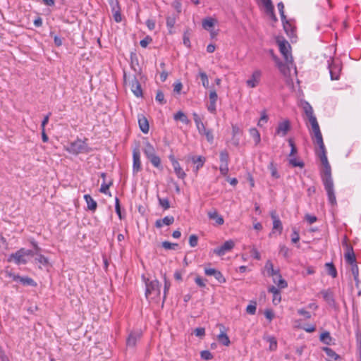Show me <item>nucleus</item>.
<instances>
[{
    "label": "nucleus",
    "instance_id": "1",
    "mask_svg": "<svg viewBox=\"0 0 361 361\" xmlns=\"http://www.w3.org/2000/svg\"><path fill=\"white\" fill-rule=\"evenodd\" d=\"M302 109L312 127L311 137L312 142L317 146L315 148V153L319 158L322 164V169L320 171V176L324 189L326 192L328 201L331 206H336L337 204V202L331 176V168L327 159L326 149L324 143L319 123L317 118L314 115L312 106L307 102L302 103Z\"/></svg>",
    "mask_w": 361,
    "mask_h": 361
},
{
    "label": "nucleus",
    "instance_id": "2",
    "mask_svg": "<svg viewBox=\"0 0 361 361\" xmlns=\"http://www.w3.org/2000/svg\"><path fill=\"white\" fill-rule=\"evenodd\" d=\"M66 150L73 154H86L90 152V148L85 140L77 139L71 142Z\"/></svg>",
    "mask_w": 361,
    "mask_h": 361
},
{
    "label": "nucleus",
    "instance_id": "3",
    "mask_svg": "<svg viewBox=\"0 0 361 361\" xmlns=\"http://www.w3.org/2000/svg\"><path fill=\"white\" fill-rule=\"evenodd\" d=\"M279 47V51L281 54L283 55L285 61L287 63H293V57L290 54V45L286 40H278L277 41Z\"/></svg>",
    "mask_w": 361,
    "mask_h": 361
},
{
    "label": "nucleus",
    "instance_id": "4",
    "mask_svg": "<svg viewBox=\"0 0 361 361\" xmlns=\"http://www.w3.org/2000/svg\"><path fill=\"white\" fill-rule=\"evenodd\" d=\"M160 283L157 280H153L150 282L146 283L145 295L147 298L152 296L153 298L157 297L160 295Z\"/></svg>",
    "mask_w": 361,
    "mask_h": 361
},
{
    "label": "nucleus",
    "instance_id": "5",
    "mask_svg": "<svg viewBox=\"0 0 361 361\" xmlns=\"http://www.w3.org/2000/svg\"><path fill=\"white\" fill-rule=\"evenodd\" d=\"M328 68L329 70L331 79L337 80L340 78L341 66L339 62L335 61L333 59L328 61Z\"/></svg>",
    "mask_w": 361,
    "mask_h": 361
},
{
    "label": "nucleus",
    "instance_id": "6",
    "mask_svg": "<svg viewBox=\"0 0 361 361\" xmlns=\"http://www.w3.org/2000/svg\"><path fill=\"white\" fill-rule=\"evenodd\" d=\"M24 248H20L14 253L9 255L8 262H13L17 265L25 264L27 262V258L25 256Z\"/></svg>",
    "mask_w": 361,
    "mask_h": 361
},
{
    "label": "nucleus",
    "instance_id": "7",
    "mask_svg": "<svg viewBox=\"0 0 361 361\" xmlns=\"http://www.w3.org/2000/svg\"><path fill=\"white\" fill-rule=\"evenodd\" d=\"M235 246V243L232 240L226 241L221 246L214 250V253L218 256L224 255L227 252L231 250Z\"/></svg>",
    "mask_w": 361,
    "mask_h": 361
},
{
    "label": "nucleus",
    "instance_id": "8",
    "mask_svg": "<svg viewBox=\"0 0 361 361\" xmlns=\"http://www.w3.org/2000/svg\"><path fill=\"white\" fill-rule=\"evenodd\" d=\"M128 85L136 97H142L143 95L141 85L135 76L129 81Z\"/></svg>",
    "mask_w": 361,
    "mask_h": 361
},
{
    "label": "nucleus",
    "instance_id": "9",
    "mask_svg": "<svg viewBox=\"0 0 361 361\" xmlns=\"http://www.w3.org/2000/svg\"><path fill=\"white\" fill-rule=\"evenodd\" d=\"M133 174H137L139 171H141V161H140V152L139 149L136 148L133 149Z\"/></svg>",
    "mask_w": 361,
    "mask_h": 361
},
{
    "label": "nucleus",
    "instance_id": "10",
    "mask_svg": "<svg viewBox=\"0 0 361 361\" xmlns=\"http://www.w3.org/2000/svg\"><path fill=\"white\" fill-rule=\"evenodd\" d=\"M204 274L207 276H213L220 283H224L226 282L225 277L223 276L222 273L217 269L213 268H205Z\"/></svg>",
    "mask_w": 361,
    "mask_h": 361
},
{
    "label": "nucleus",
    "instance_id": "11",
    "mask_svg": "<svg viewBox=\"0 0 361 361\" xmlns=\"http://www.w3.org/2000/svg\"><path fill=\"white\" fill-rule=\"evenodd\" d=\"M262 76V71L260 70H255L250 79L246 81L247 85L249 87L253 88L258 85Z\"/></svg>",
    "mask_w": 361,
    "mask_h": 361
},
{
    "label": "nucleus",
    "instance_id": "12",
    "mask_svg": "<svg viewBox=\"0 0 361 361\" xmlns=\"http://www.w3.org/2000/svg\"><path fill=\"white\" fill-rule=\"evenodd\" d=\"M218 326H219L221 331L217 336L218 341L225 346H228L231 343V341L228 336L226 334L225 326L221 324H218Z\"/></svg>",
    "mask_w": 361,
    "mask_h": 361
},
{
    "label": "nucleus",
    "instance_id": "13",
    "mask_svg": "<svg viewBox=\"0 0 361 361\" xmlns=\"http://www.w3.org/2000/svg\"><path fill=\"white\" fill-rule=\"evenodd\" d=\"M265 8L266 13L270 16L274 21H277V18L274 14V7L271 0H261Z\"/></svg>",
    "mask_w": 361,
    "mask_h": 361
},
{
    "label": "nucleus",
    "instance_id": "14",
    "mask_svg": "<svg viewBox=\"0 0 361 361\" xmlns=\"http://www.w3.org/2000/svg\"><path fill=\"white\" fill-rule=\"evenodd\" d=\"M290 122H289V121L286 120V121H284L279 123L278 127L276 130V133L282 137H284L285 135H286V134L290 130Z\"/></svg>",
    "mask_w": 361,
    "mask_h": 361
},
{
    "label": "nucleus",
    "instance_id": "15",
    "mask_svg": "<svg viewBox=\"0 0 361 361\" xmlns=\"http://www.w3.org/2000/svg\"><path fill=\"white\" fill-rule=\"evenodd\" d=\"M218 99V95L216 90H211L209 92V104L207 106V109L210 113H216V102Z\"/></svg>",
    "mask_w": 361,
    "mask_h": 361
},
{
    "label": "nucleus",
    "instance_id": "16",
    "mask_svg": "<svg viewBox=\"0 0 361 361\" xmlns=\"http://www.w3.org/2000/svg\"><path fill=\"white\" fill-rule=\"evenodd\" d=\"M347 251L345 253V259L347 263L351 264H356V257L351 245H346Z\"/></svg>",
    "mask_w": 361,
    "mask_h": 361
},
{
    "label": "nucleus",
    "instance_id": "17",
    "mask_svg": "<svg viewBox=\"0 0 361 361\" xmlns=\"http://www.w3.org/2000/svg\"><path fill=\"white\" fill-rule=\"evenodd\" d=\"M189 159L195 164L194 172L197 174L199 169L204 166L206 159L202 156H192Z\"/></svg>",
    "mask_w": 361,
    "mask_h": 361
},
{
    "label": "nucleus",
    "instance_id": "18",
    "mask_svg": "<svg viewBox=\"0 0 361 361\" xmlns=\"http://www.w3.org/2000/svg\"><path fill=\"white\" fill-rule=\"evenodd\" d=\"M142 334L140 332H132L129 334L126 344L128 347H135L137 341L141 338Z\"/></svg>",
    "mask_w": 361,
    "mask_h": 361
},
{
    "label": "nucleus",
    "instance_id": "19",
    "mask_svg": "<svg viewBox=\"0 0 361 361\" xmlns=\"http://www.w3.org/2000/svg\"><path fill=\"white\" fill-rule=\"evenodd\" d=\"M320 294L322 295L324 300L331 306H334L335 304V300L334 298L333 292L328 290H323L320 292Z\"/></svg>",
    "mask_w": 361,
    "mask_h": 361
},
{
    "label": "nucleus",
    "instance_id": "20",
    "mask_svg": "<svg viewBox=\"0 0 361 361\" xmlns=\"http://www.w3.org/2000/svg\"><path fill=\"white\" fill-rule=\"evenodd\" d=\"M174 222V217L172 216H167L163 219H157L155 222L157 228H161L164 225L169 226Z\"/></svg>",
    "mask_w": 361,
    "mask_h": 361
},
{
    "label": "nucleus",
    "instance_id": "21",
    "mask_svg": "<svg viewBox=\"0 0 361 361\" xmlns=\"http://www.w3.org/2000/svg\"><path fill=\"white\" fill-rule=\"evenodd\" d=\"M271 219H273V230L278 231L279 232V234H281L283 230V226L281 220L276 214V212H271Z\"/></svg>",
    "mask_w": 361,
    "mask_h": 361
},
{
    "label": "nucleus",
    "instance_id": "22",
    "mask_svg": "<svg viewBox=\"0 0 361 361\" xmlns=\"http://www.w3.org/2000/svg\"><path fill=\"white\" fill-rule=\"evenodd\" d=\"M84 199L87 203V209L94 212L97 207V202L89 194L85 195Z\"/></svg>",
    "mask_w": 361,
    "mask_h": 361
},
{
    "label": "nucleus",
    "instance_id": "23",
    "mask_svg": "<svg viewBox=\"0 0 361 361\" xmlns=\"http://www.w3.org/2000/svg\"><path fill=\"white\" fill-rule=\"evenodd\" d=\"M285 32L289 37H293L295 35V27L286 18V20H281Z\"/></svg>",
    "mask_w": 361,
    "mask_h": 361
},
{
    "label": "nucleus",
    "instance_id": "24",
    "mask_svg": "<svg viewBox=\"0 0 361 361\" xmlns=\"http://www.w3.org/2000/svg\"><path fill=\"white\" fill-rule=\"evenodd\" d=\"M208 216L210 219H213L216 221L218 225H223L224 220L221 216H220L216 209L209 211L208 212Z\"/></svg>",
    "mask_w": 361,
    "mask_h": 361
},
{
    "label": "nucleus",
    "instance_id": "25",
    "mask_svg": "<svg viewBox=\"0 0 361 361\" xmlns=\"http://www.w3.org/2000/svg\"><path fill=\"white\" fill-rule=\"evenodd\" d=\"M193 119L195 123V125L197 126V128L200 134L203 133V131H205L207 129L204 126V124L202 121L201 118L199 116V115L197 113H193Z\"/></svg>",
    "mask_w": 361,
    "mask_h": 361
},
{
    "label": "nucleus",
    "instance_id": "26",
    "mask_svg": "<svg viewBox=\"0 0 361 361\" xmlns=\"http://www.w3.org/2000/svg\"><path fill=\"white\" fill-rule=\"evenodd\" d=\"M33 245L35 248V255H37L35 260L43 265L48 264V263H49L48 259L43 255L39 254L38 252L40 250V248L37 246V244L34 243Z\"/></svg>",
    "mask_w": 361,
    "mask_h": 361
},
{
    "label": "nucleus",
    "instance_id": "27",
    "mask_svg": "<svg viewBox=\"0 0 361 361\" xmlns=\"http://www.w3.org/2000/svg\"><path fill=\"white\" fill-rule=\"evenodd\" d=\"M138 123L141 131L144 133H147L149 132V123L146 117L142 116L138 118Z\"/></svg>",
    "mask_w": 361,
    "mask_h": 361
},
{
    "label": "nucleus",
    "instance_id": "28",
    "mask_svg": "<svg viewBox=\"0 0 361 361\" xmlns=\"http://www.w3.org/2000/svg\"><path fill=\"white\" fill-rule=\"evenodd\" d=\"M172 166H173L174 172H175L176 175L177 176V177L180 179H184L186 176V174H185V171H183V169L181 168L178 161L176 163V162L173 163V164H172Z\"/></svg>",
    "mask_w": 361,
    "mask_h": 361
},
{
    "label": "nucleus",
    "instance_id": "29",
    "mask_svg": "<svg viewBox=\"0 0 361 361\" xmlns=\"http://www.w3.org/2000/svg\"><path fill=\"white\" fill-rule=\"evenodd\" d=\"M143 152L147 158L152 157V155L156 154L154 147L149 142H147L145 143V147L143 149Z\"/></svg>",
    "mask_w": 361,
    "mask_h": 361
},
{
    "label": "nucleus",
    "instance_id": "30",
    "mask_svg": "<svg viewBox=\"0 0 361 361\" xmlns=\"http://www.w3.org/2000/svg\"><path fill=\"white\" fill-rule=\"evenodd\" d=\"M147 159L149 160V161L152 163V164L154 167H156V168H157L159 169H161V170L163 169V167H162L161 164V159L156 154H154L152 157H148Z\"/></svg>",
    "mask_w": 361,
    "mask_h": 361
},
{
    "label": "nucleus",
    "instance_id": "31",
    "mask_svg": "<svg viewBox=\"0 0 361 361\" xmlns=\"http://www.w3.org/2000/svg\"><path fill=\"white\" fill-rule=\"evenodd\" d=\"M113 181L111 180L108 183L105 182V180L103 181L102 184L101 185L99 192L102 193H104L105 195H109L111 196V192L109 191V188L112 185Z\"/></svg>",
    "mask_w": 361,
    "mask_h": 361
},
{
    "label": "nucleus",
    "instance_id": "32",
    "mask_svg": "<svg viewBox=\"0 0 361 361\" xmlns=\"http://www.w3.org/2000/svg\"><path fill=\"white\" fill-rule=\"evenodd\" d=\"M250 135L254 139L255 145H258L261 141V137L259 131L255 128H252L250 129Z\"/></svg>",
    "mask_w": 361,
    "mask_h": 361
},
{
    "label": "nucleus",
    "instance_id": "33",
    "mask_svg": "<svg viewBox=\"0 0 361 361\" xmlns=\"http://www.w3.org/2000/svg\"><path fill=\"white\" fill-rule=\"evenodd\" d=\"M173 118L176 121H180L182 123L185 124H188L190 123V120L188 118L186 115L182 111H178L174 115Z\"/></svg>",
    "mask_w": 361,
    "mask_h": 361
},
{
    "label": "nucleus",
    "instance_id": "34",
    "mask_svg": "<svg viewBox=\"0 0 361 361\" xmlns=\"http://www.w3.org/2000/svg\"><path fill=\"white\" fill-rule=\"evenodd\" d=\"M351 271L355 281L356 286L358 288L359 286V269L357 264H351Z\"/></svg>",
    "mask_w": 361,
    "mask_h": 361
},
{
    "label": "nucleus",
    "instance_id": "35",
    "mask_svg": "<svg viewBox=\"0 0 361 361\" xmlns=\"http://www.w3.org/2000/svg\"><path fill=\"white\" fill-rule=\"evenodd\" d=\"M279 253L283 256L284 258L288 259L291 256L290 250L284 245L279 246Z\"/></svg>",
    "mask_w": 361,
    "mask_h": 361
},
{
    "label": "nucleus",
    "instance_id": "36",
    "mask_svg": "<svg viewBox=\"0 0 361 361\" xmlns=\"http://www.w3.org/2000/svg\"><path fill=\"white\" fill-rule=\"evenodd\" d=\"M323 351H324L327 356L334 359L335 360L340 358V356L331 348L328 347H324L322 348Z\"/></svg>",
    "mask_w": 361,
    "mask_h": 361
},
{
    "label": "nucleus",
    "instance_id": "37",
    "mask_svg": "<svg viewBox=\"0 0 361 361\" xmlns=\"http://www.w3.org/2000/svg\"><path fill=\"white\" fill-rule=\"evenodd\" d=\"M326 267L329 275L331 276L333 278L336 277L337 271L335 266L332 263H326Z\"/></svg>",
    "mask_w": 361,
    "mask_h": 361
},
{
    "label": "nucleus",
    "instance_id": "38",
    "mask_svg": "<svg viewBox=\"0 0 361 361\" xmlns=\"http://www.w3.org/2000/svg\"><path fill=\"white\" fill-rule=\"evenodd\" d=\"M331 340L332 338L328 331H324L320 335V341L326 345H329L331 342Z\"/></svg>",
    "mask_w": 361,
    "mask_h": 361
},
{
    "label": "nucleus",
    "instance_id": "39",
    "mask_svg": "<svg viewBox=\"0 0 361 361\" xmlns=\"http://www.w3.org/2000/svg\"><path fill=\"white\" fill-rule=\"evenodd\" d=\"M273 281L280 288H285L287 287V282L283 279H282L281 275H279L277 279L274 278Z\"/></svg>",
    "mask_w": 361,
    "mask_h": 361
},
{
    "label": "nucleus",
    "instance_id": "40",
    "mask_svg": "<svg viewBox=\"0 0 361 361\" xmlns=\"http://www.w3.org/2000/svg\"><path fill=\"white\" fill-rule=\"evenodd\" d=\"M158 201L160 207H161L164 210H166L170 208V202L168 198H161L158 196Z\"/></svg>",
    "mask_w": 361,
    "mask_h": 361
},
{
    "label": "nucleus",
    "instance_id": "41",
    "mask_svg": "<svg viewBox=\"0 0 361 361\" xmlns=\"http://www.w3.org/2000/svg\"><path fill=\"white\" fill-rule=\"evenodd\" d=\"M214 25V20L212 18L204 19L202 21V27L205 30H209Z\"/></svg>",
    "mask_w": 361,
    "mask_h": 361
},
{
    "label": "nucleus",
    "instance_id": "42",
    "mask_svg": "<svg viewBox=\"0 0 361 361\" xmlns=\"http://www.w3.org/2000/svg\"><path fill=\"white\" fill-rule=\"evenodd\" d=\"M221 164H228L229 155L227 151L224 150L220 152Z\"/></svg>",
    "mask_w": 361,
    "mask_h": 361
},
{
    "label": "nucleus",
    "instance_id": "43",
    "mask_svg": "<svg viewBox=\"0 0 361 361\" xmlns=\"http://www.w3.org/2000/svg\"><path fill=\"white\" fill-rule=\"evenodd\" d=\"M289 164L293 166V167H296V166H298L300 168H303L304 167V162L302 161H299L295 157H290V159H289Z\"/></svg>",
    "mask_w": 361,
    "mask_h": 361
},
{
    "label": "nucleus",
    "instance_id": "44",
    "mask_svg": "<svg viewBox=\"0 0 361 361\" xmlns=\"http://www.w3.org/2000/svg\"><path fill=\"white\" fill-rule=\"evenodd\" d=\"M20 282L22 283L23 285H27V286H35L36 285L34 280L27 276H25V277L21 276Z\"/></svg>",
    "mask_w": 361,
    "mask_h": 361
},
{
    "label": "nucleus",
    "instance_id": "45",
    "mask_svg": "<svg viewBox=\"0 0 361 361\" xmlns=\"http://www.w3.org/2000/svg\"><path fill=\"white\" fill-rule=\"evenodd\" d=\"M200 77L202 80V85L204 88L209 87V80L207 75L204 72H200Z\"/></svg>",
    "mask_w": 361,
    "mask_h": 361
},
{
    "label": "nucleus",
    "instance_id": "46",
    "mask_svg": "<svg viewBox=\"0 0 361 361\" xmlns=\"http://www.w3.org/2000/svg\"><path fill=\"white\" fill-rule=\"evenodd\" d=\"M162 247L166 250H176L178 247V245L177 243L164 241L162 243Z\"/></svg>",
    "mask_w": 361,
    "mask_h": 361
},
{
    "label": "nucleus",
    "instance_id": "47",
    "mask_svg": "<svg viewBox=\"0 0 361 361\" xmlns=\"http://www.w3.org/2000/svg\"><path fill=\"white\" fill-rule=\"evenodd\" d=\"M269 169L271 171V174L273 178H274L276 179L279 178L280 176L278 173L277 169L272 162L270 163V164L269 166Z\"/></svg>",
    "mask_w": 361,
    "mask_h": 361
},
{
    "label": "nucleus",
    "instance_id": "48",
    "mask_svg": "<svg viewBox=\"0 0 361 361\" xmlns=\"http://www.w3.org/2000/svg\"><path fill=\"white\" fill-rule=\"evenodd\" d=\"M115 210H116V212L118 214L119 219H122L123 216H122L121 211L120 201L117 197L115 198Z\"/></svg>",
    "mask_w": 361,
    "mask_h": 361
},
{
    "label": "nucleus",
    "instance_id": "49",
    "mask_svg": "<svg viewBox=\"0 0 361 361\" xmlns=\"http://www.w3.org/2000/svg\"><path fill=\"white\" fill-rule=\"evenodd\" d=\"M156 100L161 104H165L166 102L164 99V94L161 90H158L155 97Z\"/></svg>",
    "mask_w": 361,
    "mask_h": 361
},
{
    "label": "nucleus",
    "instance_id": "50",
    "mask_svg": "<svg viewBox=\"0 0 361 361\" xmlns=\"http://www.w3.org/2000/svg\"><path fill=\"white\" fill-rule=\"evenodd\" d=\"M194 334L196 336L202 338L205 336V329L203 327L196 328L194 330Z\"/></svg>",
    "mask_w": 361,
    "mask_h": 361
},
{
    "label": "nucleus",
    "instance_id": "51",
    "mask_svg": "<svg viewBox=\"0 0 361 361\" xmlns=\"http://www.w3.org/2000/svg\"><path fill=\"white\" fill-rule=\"evenodd\" d=\"M108 2L110 5L111 12L118 8H121L118 0H108Z\"/></svg>",
    "mask_w": 361,
    "mask_h": 361
},
{
    "label": "nucleus",
    "instance_id": "52",
    "mask_svg": "<svg viewBox=\"0 0 361 361\" xmlns=\"http://www.w3.org/2000/svg\"><path fill=\"white\" fill-rule=\"evenodd\" d=\"M200 355L201 358L204 360H209L213 358L212 354L209 350H202Z\"/></svg>",
    "mask_w": 361,
    "mask_h": 361
},
{
    "label": "nucleus",
    "instance_id": "53",
    "mask_svg": "<svg viewBox=\"0 0 361 361\" xmlns=\"http://www.w3.org/2000/svg\"><path fill=\"white\" fill-rule=\"evenodd\" d=\"M256 302H254L253 304H250L247 306L246 312L247 314L253 315L256 312Z\"/></svg>",
    "mask_w": 361,
    "mask_h": 361
},
{
    "label": "nucleus",
    "instance_id": "54",
    "mask_svg": "<svg viewBox=\"0 0 361 361\" xmlns=\"http://www.w3.org/2000/svg\"><path fill=\"white\" fill-rule=\"evenodd\" d=\"M197 243H198V237L195 234L191 235L189 238L190 245L192 247H194L197 246Z\"/></svg>",
    "mask_w": 361,
    "mask_h": 361
},
{
    "label": "nucleus",
    "instance_id": "55",
    "mask_svg": "<svg viewBox=\"0 0 361 361\" xmlns=\"http://www.w3.org/2000/svg\"><path fill=\"white\" fill-rule=\"evenodd\" d=\"M268 341L269 342V349L270 350H275L277 348V342L274 337H269L268 338Z\"/></svg>",
    "mask_w": 361,
    "mask_h": 361
},
{
    "label": "nucleus",
    "instance_id": "56",
    "mask_svg": "<svg viewBox=\"0 0 361 361\" xmlns=\"http://www.w3.org/2000/svg\"><path fill=\"white\" fill-rule=\"evenodd\" d=\"M112 13H113L114 20L116 23H119L122 20L121 14V8H118L116 11H112Z\"/></svg>",
    "mask_w": 361,
    "mask_h": 361
},
{
    "label": "nucleus",
    "instance_id": "57",
    "mask_svg": "<svg viewBox=\"0 0 361 361\" xmlns=\"http://www.w3.org/2000/svg\"><path fill=\"white\" fill-rule=\"evenodd\" d=\"M288 143H289L290 147H291L289 157H293L295 154L297 153V148L295 145V143H294L293 139H291V138L288 139Z\"/></svg>",
    "mask_w": 361,
    "mask_h": 361
},
{
    "label": "nucleus",
    "instance_id": "58",
    "mask_svg": "<svg viewBox=\"0 0 361 361\" xmlns=\"http://www.w3.org/2000/svg\"><path fill=\"white\" fill-rule=\"evenodd\" d=\"M277 7H278L281 20H286V17L284 14V4H283V2L278 3Z\"/></svg>",
    "mask_w": 361,
    "mask_h": 361
},
{
    "label": "nucleus",
    "instance_id": "59",
    "mask_svg": "<svg viewBox=\"0 0 361 361\" xmlns=\"http://www.w3.org/2000/svg\"><path fill=\"white\" fill-rule=\"evenodd\" d=\"M268 121V116L266 114V111H264L262 112L261 117L258 122V126H262L263 123H266Z\"/></svg>",
    "mask_w": 361,
    "mask_h": 361
},
{
    "label": "nucleus",
    "instance_id": "60",
    "mask_svg": "<svg viewBox=\"0 0 361 361\" xmlns=\"http://www.w3.org/2000/svg\"><path fill=\"white\" fill-rule=\"evenodd\" d=\"M152 41V39L147 36L140 42V44L142 47L145 48Z\"/></svg>",
    "mask_w": 361,
    "mask_h": 361
},
{
    "label": "nucleus",
    "instance_id": "61",
    "mask_svg": "<svg viewBox=\"0 0 361 361\" xmlns=\"http://www.w3.org/2000/svg\"><path fill=\"white\" fill-rule=\"evenodd\" d=\"M250 254H251V256L257 259V260H259L261 259V255H260V253L259 252V251L255 248V247H252L251 250H250Z\"/></svg>",
    "mask_w": 361,
    "mask_h": 361
},
{
    "label": "nucleus",
    "instance_id": "62",
    "mask_svg": "<svg viewBox=\"0 0 361 361\" xmlns=\"http://www.w3.org/2000/svg\"><path fill=\"white\" fill-rule=\"evenodd\" d=\"M176 23V18L173 16H168L166 18V25L167 27L172 28Z\"/></svg>",
    "mask_w": 361,
    "mask_h": 361
},
{
    "label": "nucleus",
    "instance_id": "63",
    "mask_svg": "<svg viewBox=\"0 0 361 361\" xmlns=\"http://www.w3.org/2000/svg\"><path fill=\"white\" fill-rule=\"evenodd\" d=\"M219 171L221 175L226 176L228 173V164H220Z\"/></svg>",
    "mask_w": 361,
    "mask_h": 361
},
{
    "label": "nucleus",
    "instance_id": "64",
    "mask_svg": "<svg viewBox=\"0 0 361 361\" xmlns=\"http://www.w3.org/2000/svg\"><path fill=\"white\" fill-rule=\"evenodd\" d=\"M206 137H207V140L212 142L214 140V136H213V134H212V132L210 130H207L206 129L205 131H203V133Z\"/></svg>",
    "mask_w": 361,
    "mask_h": 361
}]
</instances>
